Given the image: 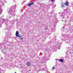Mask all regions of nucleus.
Listing matches in <instances>:
<instances>
[{"mask_svg": "<svg viewBox=\"0 0 73 73\" xmlns=\"http://www.w3.org/2000/svg\"><path fill=\"white\" fill-rule=\"evenodd\" d=\"M17 37H18L20 40H23V36H22V35H21L20 34L19 35V36H18Z\"/></svg>", "mask_w": 73, "mask_h": 73, "instance_id": "f257e3e1", "label": "nucleus"}, {"mask_svg": "<svg viewBox=\"0 0 73 73\" xmlns=\"http://www.w3.org/2000/svg\"><path fill=\"white\" fill-rule=\"evenodd\" d=\"M63 5H65L66 6H68V1H66L65 3H64Z\"/></svg>", "mask_w": 73, "mask_h": 73, "instance_id": "f03ea898", "label": "nucleus"}, {"mask_svg": "<svg viewBox=\"0 0 73 73\" xmlns=\"http://www.w3.org/2000/svg\"><path fill=\"white\" fill-rule=\"evenodd\" d=\"M19 31H17L16 33V36L17 37L19 36Z\"/></svg>", "mask_w": 73, "mask_h": 73, "instance_id": "7ed1b4c3", "label": "nucleus"}, {"mask_svg": "<svg viewBox=\"0 0 73 73\" xmlns=\"http://www.w3.org/2000/svg\"><path fill=\"white\" fill-rule=\"evenodd\" d=\"M26 65H27V66H30L31 65V63L28 62L26 64Z\"/></svg>", "mask_w": 73, "mask_h": 73, "instance_id": "20e7f679", "label": "nucleus"}, {"mask_svg": "<svg viewBox=\"0 0 73 73\" xmlns=\"http://www.w3.org/2000/svg\"><path fill=\"white\" fill-rule=\"evenodd\" d=\"M59 61L60 62H63L64 60H63L62 59H59Z\"/></svg>", "mask_w": 73, "mask_h": 73, "instance_id": "39448f33", "label": "nucleus"}, {"mask_svg": "<svg viewBox=\"0 0 73 73\" xmlns=\"http://www.w3.org/2000/svg\"><path fill=\"white\" fill-rule=\"evenodd\" d=\"M34 3H30V5H32V4H33Z\"/></svg>", "mask_w": 73, "mask_h": 73, "instance_id": "423d86ee", "label": "nucleus"}, {"mask_svg": "<svg viewBox=\"0 0 73 73\" xmlns=\"http://www.w3.org/2000/svg\"><path fill=\"white\" fill-rule=\"evenodd\" d=\"M34 3H30V5H32V4H33Z\"/></svg>", "mask_w": 73, "mask_h": 73, "instance_id": "0eeeda50", "label": "nucleus"}, {"mask_svg": "<svg viewBox=\"0 0 73 73\" xmlns=\"http://www.w3.org/2000/svg\"><path fill=\"white\" fill-rule=\"evenodd\" d=\"M31 6V5H30V3L29 4H28V6L29 7H30V6Z\"/></svg>", "mask_w": 73, "mask_h": 73, "instance_id": "6e6552de", "label": "nucleus"}, {"mask_svg": "<svg viewBox=\"0 0 73 73\" xmlns=\"http://www.w3.org/2000/svg\"><path fill=\"white\" fill-rule=\"evenodd\" d=\"M62 7L63 8V7H64V6H62Z\"/></svg>", "mask_w": 73, "mask_h": 73, "instance_id": "1a4fd4ad", "label": "nucleus"}, {"mask_svg": "<svg viewBox=\"0 0 73 73\" xmlns=\"http://www.w3.org/2000/svg\"><path fill=\"white\" fill-rule=\"evenodd\" d=\"M51 1H54V0H50Z\"/></svg>", "mask_w": 73, "mask_h": 73, "instance_id": "9d476101", "label": "nucleus"}, {"mask_svg": "<svg viewBox=\"0 0 73 73\" xmlns=\"http://www.w3.org/2000/svg\"><path fill=\"white\" fill-rule=\"evenodd\" d=\"M54 67H53V68H52V69H54Z\"/></svg>", "mask_w": 73, "mask_h": 73, "instance_id": "9b49d317", "label": "nucleus"}, {"mask_svg": "<svg viewBox=\"0 0 73 73\" xmlns=\"http://www.w3.org/2000/svg\"><path fill=\"white\" fill-rule=\"evenodd\" d=\"M15 73H16V72H15Z\"/></svg>", "mask_w": 73, "mask_h": 73, "instance_id": "f8f14e48", "label": "nucleus"}]
</instances>
